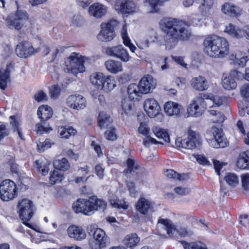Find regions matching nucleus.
Masks as SVG:
<instances>
[{"instance_id": "1", "label": "nucleus", "mask_w": 249, "mask_h": 249, "mask_svg": "<svg viewBox=\"0 0 249 249\" xmlns=\"http://www.w3.org/2000/svg\"><path fill=\"white\" fill-rule=\"evenodd\" d=\"M160 26L165 34L164 40L167 50L174 48L179 40H187L192 35L189 26L177 18H163L160 22Z\"/></svg>"}, {"instance_id": "2", "label": "nucleus", "mask_w": 249, "mask_h": 249, "mask_svg": "<svg viewBox=\"0 0 249 249\" xmlns=\"http://www.w3.org/2000/svg\"><path fill=\"white\" fill-rule=\"evenodd\" d=\"M204 51L210 57L223 58L229 53V45L224 37L216 35L208 36L203 41Z\"/></svg>"}, {"instance_id": "3", "label": "nucleus", "mask_w": 249, "mask_h": 249, "mask_svg": "<svg viewBox=\"0 0 249 249\" xmlns=\"http://www.w3.org/2000/svg\"><path fill=\"white\" fill-rule=\"evenodd\" d=\"M223 102V100L221 97L212 94L204 95L203 98L201 96H197L187 108V112L189 115L197 117L203 114L207 105H210L211 102L213 103V105L209 107L214 108L222 105Z\"/></svg>"}, {"instance_id": "4", "label": "nucleus", "mask_w": 249, "mask_h": 249, "mask_svg": "<svg viewBox=\"0 0 249 249\" xmlns=\"http://www.w3.org/2000/svg\"><path fill=\"white\" fill-rule=\"evenodd\" d=\"M63 69L65 72L76 75L78 72L85 71L83 58L79 54L73 53L65 61Z\"/></svg>"}, {"instance_id": "5", "label": "nucleus", "mask_w": 249, "mask_h": 249, "mask_svg": "<svg viewBox=\"0 0 249 249\" xmlns=\"http://www.w3.org/2000/svg\"><path fill=\"white\" fill-rule=\"evenodd\" d=\"M206 139L210 146L215 148H224L228 143L222 129L216 127H212L207 131Z\"/></svg>"}, {"instance_id": "6", "label": "nucleus", "mask_w": 249, "mask_h": 249, "mask_svg": "<svg viewBox=\"0 0 249 249\" xmlns=\"http://www.w3.org/2000/svg\"><path fill=\"white\" fill-rule=\"evenodd\" d=\"M158 225V227L161 226V228L164 229L170 237L175 238L177 233L181 237L190 236L193 234V231L187 227L180 226L178 229L176 228L172 222L167 219H160Z\"/></svg>"}, {"instance_id": "7", "label": "nucleus", "mask_w": 249, "mask_h": 249, "mask_svg": "<svg viewBox=\"0 0 249 249\" xmlns=\"http://www.w3.org/2000/svg\"><path fill=\"white\" fill-rule=\"evenodd\" d=\"M34 207L32 201L28 199H22L18 205L19 217L23 224L29 227H30V224L26 222L29 221L34 214Z\"/></svg>"}, {"instance_id": "8", "label": "nucleus", "mask_w": 249, "mask_h": 249, "mask_svg": "<svg viewBox=\"0 0 249 249\" xmlns=\"http://www.w3.org/2000/svg\"><path fill=\"white\" fill-rule=\"evenodd\" d=\"M188 137L186 139L176 140V144L177 146L185 149H193L199 144L200 141V137L198 133L193 131L189 128L188 131Z\"/></svg>"}, {"instance_id": "9", "label": "nucleus", "mask_w": 249, "mask_h": 249, "mask_svg": "<svg viewBox=\"0 0 249 249\" xmlns=\"http://www.w3.org/2000/svg\"><path fill=\"white\" fill-rule=\"evenodd\" d=\"M17 187L14 182L5 179L0 185V198L3 201L12 200L17 195Z\"/></svg>"}, {"instance_id": "10", "label": "nucleus", "mask_w": 249, "mask_h": 249, "mask_svg": "<svg viewBox=\"0 0 249 249\" xmlns=\"http://www.w3.org/2000/svg\"><path fill=\"white\" fill-rule=\"evenodd\" d=\"M116 20H110L107 23L101 25V30L97 36L98 40L104 42L110 41L115 36L114 28L117 25Z\"/></svg>"}, {"instance_id": "11", "label": "nucleus", "mask_w": 249, "mask_h": 249, "mask_svg": "<svg viewBox=\"0 0 249 249\" xmlns=\"http://www.w3.org/2000/svg\"><path fill=\"white\" fill-rule=\"evenodd\" d=\"M136 209L144 215L145 221H150L154 210V203L144 197H141L136 204Z\"/></svg>"}, {"instance_id": "12", "label": "nucleus", "mask_w": 249, "mask_h": 249, "mask_svg": "<svg viewBox=\"0 0 249 249\" xmlns=\"http://www.w3.org/2000/svg\"><path fill=\"white\" fill-rule=\"evenodd\" d=\"M28 19V14L25 11L18 9L14 17L12 18H9L7 23L10 28L13 27L16 30H19Z\"/></svg>"}, {"instance_id": "13", "label": "nucleus", "mask_w": 249, "mask_h": 249, "mask_svg": "<svg viewBox=\"0 0 249 249\" xmlns=\"http://www.w3.org/2000/svg\"><path fill=\"white\" fill-rule=\"evenodd\" d=\"M106 52L107 55L116 57L124 62L129 60V54L122 45L108 47L106 49Z\"/></svg>"}, {"instance_id": "14", "label": "nucleus", "mask_w": 249, "mask_h": 249, "mask_svg": "<svg viewBox=\"0 0 249 249\" xmlns=\"http://www.w3.org/2000/svg\"><path fill=\"white\" fill-rule=\"evenodd\" d=\"M66 103L68 106L72 109L79 110L87 106L86 99L80 94H72L68 96Z\"/></svg>"}, {"instance_id": "15", "label": "nucleus", "mask_w": 249, "mask_h": 249, "mask_svg": "<svg viewBox=\"0 0 249 249\" xmlns=\"http://www.w3.org/2000/svg\"><path fill=\"white\" fill-rule=\"evenodd\" d=\"M115 9L123 14H131L135 12L136 4L132 0H116Z\"/></svg>"}, {"instance_id": "16", "label": "nucleus", "mask_w": 249, "mask_h": 249, "mask_svg": "<svg viewBox=\"0 0 249 249\" xmlns=\"http://www.w3.org/2000/svg\"><path fill=\"white\" fill-rule=\"evenodd\" d=\"M225 31L234 38L239 39L245 37L249 40V25L243 29H239L232 24H229L226 27Z\"/></svg>"}, {"instance_id": "17", "label": "nucleus", "mask_w": 249, "mask_h": 249, "mask_svg": "<svg viewBox=\"0 0 249 249\" xmlns=\"http://www.w3.org/2000/svg\"><path fill=\"white\" fill-rule=\"evenodd\" d=\"M15 51L18 56L22 58L28 57L33 54L35 52V49L31 43L28 41L18 43Z\"/></svg>"}, {"instance_id": "18", "label": "nucleus", "mask_w": 249, "mask_h": 249, "mask_svg": "<svg viewBox=\"0 0 249 249\" xmlns=\"http://www.w3.org/2000/svg\"><path fill=\"white\" fill-rule=\"evenodd\" d=\"M89 199L79 198L73 203L72 209L76 213H83L85 215H90Z\"/></svg>"}, {"instance_id": "19", "label": "nucleus", "mask_w": 249, "mask_h": 249, "mask_svg": "<svg viewBox=\"0 0 249 249\" xmlns=\"http://www.w3.org/2000/svg\"><path fill=\"white\" fill-rule=\"evenodd\" d=\"M144 110L148 116L151 118L155 117L159 113L160 107L154 99H147L144 103Z\"/></svg>"}, {"instance_id": "20", "label": "nucleus", "mask_w": 249, "mask_h": 249, "mask_svg": "<svg viewBox=\"0 0 249 249\" xmlns=\"http://www.w3.org/2000/svg\"><path fill=\"white\" fill-rule=\"evenodd\" d=\"M90 205V215L92 214L96 211L103 212L107 206V202L100 198H97L96 196H92L89 198Z\"/></svg>"}, {"instance_id": "21", "label": "nucleus", "mask_w": 249, "mask_h": 249, "mask_svg": "<svg viewBox=\"0 0 249 249\" xmlns=\"http://www.w3.org/2000/svg\"><path fill=\"white\" fill-rule=\"evenodd\" d=\"M139 88L142 91L143 94H147L153 90L156 85V83L151 75H147L143 77L138 84Z\"/></svg>"}, {"instance_id": "22", "label": "nucleus", "mask_w": 249, "mask_h": 249, "mask_svg": "<svg viewBox=\"0 0 249 249\" xmlns=\"http://www.w3.org/2000/svg\"><path fill=\"white\" fill-rule=\"evenodd\" d=\"M190 82L193 89L198 91L206 90L209 87L208 81L202 76L193 78Z\"/></svg>"}, {"instance_id": "23", "label": "nucleus", "mask_w": 249, "mask_h": 249, "mask_svg": "<svg viewBox=\"0 0 249 249\" xmlns=\"http://www.w3.org/2000/svg\"><path fill=\"white\" fill-rule=\"evenodd\" d=\"M67 231L69 237L75 240L81 241L86 237L85 231L80 227L71 225L68 228Z\"/></svg>"}, {"instance_id": "24", "label": "nucleus", "mask_w": 249, "mask_h": 249, "mask_svg": "<svg viewBox=\"0 0 249 249\" xmlns=\"http://www.w3.org/2000/svg\"><path fill=\"white\" fill-rule=\"evenodd\" d=\"M93 238L102 247H107L110 243L109 238L105 231L100 228L96 229L92 233Z\"/></svg>"}, {"instance_id": "25", "label": "nucleus", "mask_w": 249, "mask_h": 249, "mask_svg": "<svg viewBox=\"0 0 249 249\" xmlns=\"http://www.w3.org/2000/svg\"><path fill=\"white\" fill-rule=\"evenodd\" d=\"M89 12L90 15L96 18H100L106 14L107 8L105 5L100 3H94L89 6Z\"/></svg>"}, {"instance_id": "26", "label": "nucleus", "mask_w": 249, "mask_h": 249, "mask_svg": "<svg viewBox=\"0 0 249 249\" xmlns=\"http://www.w3.org/2000/svg\"><path fill=\"white\" fill-rule=\"evenodd\" d=\"M105 66L107 70L112 73H117L123 71V67L121 62L114 60H108L105 63Z\"/></svg>"}, {"instance_id": "27", "label": "nucleus", "mask_w": 249, "mask_h": 249, "mask_svg": "<svg viewBox=\"0 0 249 249\" xmlns=\"http://www.w3.org/2000/svg\"><path fill=\"white\" fill-rule=\"evenodd\" d=\"M237 72L234 71L230 75L224 74L222 79V84L223 88L228 90L234 89L237 87V83L231 76Z\"/></svg>"}, {"instance_id": "28", "label": "nucleus", "mask_w": 249, "mask_h": 249, "mask_svg": "<svg viewBox=\"0 0 249 249\" xmlns=\"http://www.w3.org/2000/svg\"><path fill=\"white\" fill-rule=\"evenodd\" d=\"M127 93L130 99L132 100H137L138 97L144 94L141 89L139 88V85H137L135 83L131 84L128 86L127 88Z\"/></svg>"}, {"instance_id": "29", "label": "nucleus", "mask_w": 249, "mask_h": 249, "mask_svg": "<svg viewBox=\"0 0 249 249\" xmlns=\"http://www.w3.org/2000/svg\"><path fill=\"white\" fill-rule=\"evenodd\" d=\"M37 114L41 122H45L49 119L53 115V110L48 106L39 107Z\"/></svg>"}, {"instance_id": "30", "label": "nucleus", "mask_w": 249, "mask_h": 249, "mask_svg": "<svg viewBox=\"0 0 249 249\" xmlns=\"http://www.w3.org/2000/svg\"><path fill=\"white\" fill-rule=\"evenodd\" d=\"M221 10L224 14L230 16H237L240 14L239 7L229 2L225 3L222 5Z\"/></svg>"}, {"instance_id": "31", "label": "nucleus", "mask_w": 249, "mask_h": 249, "mask_svg": "<svg viewBox=\"0 0 249 249\" xmlns=\"http://www.w3.org/2000/svg\"><path fill=\"white\" fill-rule=\"evenodd\" d=\"M36 163L37 170L41 173L42 175H46L49 170V166L50 164V162L45 158H40L36 160Z\"/></svg>"}, {"instance_id": "32", "label": "nucleus", "mask_w": 249, "mask_h": 249, "mask_svg": "<svg viewBox=\"0 0 249 249\" xmlns=\"http://www.w3.org/2000/svg\"><path fill=\"white\" fill-rule=\"evenodd\" d=\"M165 112L169 116L177 115L180 112L178 104L175 102H168L164 105Z\"/></svg>"}, {"instance_id": "33", "label": "nucleus", "mask_w": 249, "mask_h": 249, "mask_svg": "<svg viewBox=\"0 0 249 249\" xmlns=\"http://www.w3.org/2000/svg\"><path fill=\"white\" fill-rule=\"evenodd\" d=\"M58 133L61 138L68 139L70 136L75 135L77 131L71 126H61L58 129Z\"/></svg>"}, {"instance_id": "34", "label": "nucleus", "mask_w": 249, "mask_h": 249, "mask_svg": "<svg viewBox=\"0 0 249 249\" xmlns=\"http://www.w3.org/2000/svg\"><path fill=\"white\" fill-rule=\"evenodd\" d=\"M10 81L9 69L8 68L6 70L1 69L0 70V88L1 89H5Z\"/></svg>"}, {"instance_id": "35", "label": "nucleus", "mask_w": 249, "mask_h": 249, "mask_svg": "<svg viewBox=\"0 0 249 249\" xmlns=\"http://www.w3.org/2000/svg\"><path fill=\"white\" fill-rule=\"evenodd\" d=\"M121 32L124 44L126 46L129 47L132 52L134 53L135 50L136 49V47L131 42V40L127 35L126 25H123Z\"/></svg>"}, {"instance_id": "36", "label": "nucleus", "mask_w": 249, "mask_h": 249, "mask_svg": "<svg viewBox=\"0 0 249 249\" xmlns=\"http://www.w3.org/2000/svg\"><path fill=\"white\" fill-rule=\"evenodd\" d=\"M53 165L55 169L60 171H66L70 168V163L65 158H63L61 160H54Z\"/></svg>"}, {"instance_id": "37", "label": "nucleus", "mask_w": 249, "mask_h": 249, "mask_svg": "<svg viewBox=\"0 0 249 249\" xmlns=\"http://www.w3.org/2000/svg\"><path fill=\"white\" fill-rule=\"evenodd\" d=\"M112 119L107 114L104 112H101L98 116V125L101 128H104L109 125L111 123Z\"/></svg>"}, {"instance_id": "38", "label": "nucleus", "mask_w": 249, "mask_h": 249, "mask_svg": "<svg viewBox=\"0 0 249 249\" xmlns=\"http://www.w3.org/2000/svg\"><path fill=\"white\" fill-rule=\"evenodd\" d=\"M140 241V238L136 233L127 235L123 240V244L127 247L135 246Z\"/></svg>"}, {"instance_id": "39", "label": "nucleus", "mask_w": 249, "mask_h": 249, "mask_svg": "<svg viewBox=\"0 0 249 249\" xmlns=\"http://www.w3.org/2000/svg\"><path fill=\"white\" fill-rule=\"evenodd\" d=\"M105 77L103 73L95 72L90 76V80L91 83L93 85L96 86L98 89H101Z\"/></svg>"}, {"instance_id": "40", "label": "nucleus", "mask_w": 249, "mask_h": 249, "mask_svg": "<svg viewBox=\"0 0 249 249\" xmlns=\"http://www.w3.org/2000/svg\"><path fill=\"white\" fill-rule=\"evenodd\" d=\"M152 131L158 138L163 139L165 142H170V137L166 130L159 127H155L152 128Z\"/></svg>"}, {"instance_id": "41", "label": "nucleus", "mask_w": 249, "mask_h": 249, "mask_svg": "<svg viewBox=\"0 0 249 249\" xmlns=\"http://www.w3.org/2000/svg\"><path fill=\"white\" fill-rule=\"evenodd\" d=\"M197 3H200L199 9L203 13L206 14L213 4V0H197Z\"/></svg>"}, {"instance_id": "42", "label": "nucleus", "mask_w": 249, "mask_h": 249, "mask_svg": "<svg viewBox=\"0 0 249 249\" xmlns=\"http://www.w3.org/2000/svg\"><path fill=\"white\" fill-rule=\"evenodd\" d=\"M111 76L105 77L100 89H103L106 91H110L116 86L115 80L111 78Z\"/></svg>"}, {"instance_id": "43", "label": "nucleus", "mask_w": 249, "mask_h": 249, "mask_svg": "<svg viewBox=\"0 0 249 249\" xmlns=\"http://www.w3.org/2000/svg\"><path fill=\"white\" fill-rule=\"evenodd\" d=\"M224 179L227 183L231 187L236 186L239 182L238 177L233 173H227L224 177Z\"/></svg>"}, {"instance_id": "44", "label": "nucleus", "mask_w": 249, "mask_h": 249, "mask_svg": "<svg viewBox=\"0 0 249 249\" xmlns=\"http://www.w3.org/2000/svg\"><path fill=\"white\" fill-rule=\"evenodd\" d=\"M63 179V175L59 170H54L50 177V181L51 184H54L61 181Z\"/></svg>"}, {"instance_id": "45", "label": "nucleus", "mask_w": 249, "mask_h": 249, "mask_svg": "<svg viewBox=\"0 0 249 249\" xmlns=\"http://www.w3.org/2000/svg\"><path fill=\"white\" fill-rule=\"evenodd\" d=\"M109 202L111 205L116 208H122L123 209H126L128 208V205L126 204L124 199L119 200L118 199H109Z\"/></svg>"}, {"instance_id": "46", "label": "nucleus", "mask_w": 249, "mask_h": 249, "mask_svg": "<svg viewBox=\"0 0 249 249\" xmlns=\"http://www.w3.org/2000/svg\"><path fill=\"white\" fill-rule=\"evenodd\" d=\"M182 244L184 249H207L204 246H202L201 242L188 243L186 241H182Z\"/></svg>"}, {"instance_id": "47", "label": "nucleus", "mask_w": 249, "mask_h": 249, "mask_svg": "<svg viewBox=\"0 0 249 249\" xmlns=\"http://www.w3.org/2000/svg\"><path fill=\"white\" fill-rule=\"evenodd\" d=\"M127 169L124 171V173L126 174H132L134 175L136 172V171L138 169V166L137 165H135L134 161L131 159H128L126 161Z\"/></svg>"}, {"instance_id": "48", "label": "nucleus", "mask_w": 249, "mask_h": 249, "mask_svg": "<svg viewBox=\"0 0 249 249\" xmlns=\"http://www.w3.org/2000/svg\"><path fill=\"white\" fill-rule=\"evenodd\" d=\"M10 118L13 119L10 124L12 125V126L14 128V131L17 132L19 137L21 140H24L23 135L22 133V130L19 126V123L16 120L14 116H11Z\"/></svg>"}, {"instance_id": "49", "label": "nucleus", "mask_w": 249, "mask_h": 249, "mask_svg": "<svg viewBox=\"0 0 249 249\" xmlns=\"http://www.w3.org/2000/svg\"><path fill=\"white\" fill-rule=\"evenodd\" d=\"M133 106L134 103L130 99H124L122 102V109L126 114H128L131 110Z\"/></svg>"}, {"instance_id": "50", "label": "nucleus", "mask_w": 249, "mask_h": 249, "mask_svg": "<svg viewBox=\"0 0 249 249\" xmlns=\"http://www.w3.org/2000/svg\"><path fill=\"white\" fill-rule=\"evenodd\" d=\"M208 111L212 115L216 117L215 119L213 120L214 122L222 123L224 121L225 116L221 112L214 109H210Z\"/></svg>"}, {"instance_id": "51", "label": "nucleus", "mask_w": 249, "mask_h": 249, "mask_svg": "<svg viewBox=\"0 0 249 249\" xmlns=\"http://www.w3.org/2000/svg\"><path fill=\"white\" fill-rule=\"evenodd\" d=\"M236 166L241 169H248V164L244 156L243 155V153L238 157L236 162Z\"/></svg>"}, {"instance_id": "52", "label": "nucleus", "mask_w": 249, "mask_h": 249, "mask_svg": "<svg viewBox=\"0 0 249 249\" xmlns=\"http://www.w3.org/2000/svg\"><path fill=\"white\" fill-rule=\"evenodd\" d=\"M105 135L108 140L115 141L117 139V135L115 129L114 127H110L109 129L106 130L105 132Z\"/></svg>"}, {"instance_id": "53", "label": "nucleus", "mask_w": 249, "mask_h": 249, "mask_svg": "<svg viewBox=\"0 0 249 249\" xmlns=\"http://www.w3.org/2000/svg\"><path fill=\"white\" fill-rule=\"evenodd\" d=\"M61 89L58 85H53L50 88V94L52 98H57L60 95Z\"/></svg>"}, {"instance_id": "54", "label": "nucleus", "mask_w": 249, "mask_h": 249, "mask_svg": "<svg viewBox=\"0 0 249 249\" xmlns=\"http://www.w3.org/2000/svg\"><path fill=\"white\" fill-rule=\"evenodd\" d=\"M166 176L171 178H175L179 180H181L184 179L182 178V176L178 174L177 172L172 169H168L166 171Z\"/></svg>"}, {"instance_id": "55", "label": "nucleus", "mask_w": 249, "mask_h": 249, "mask_svg": "<svg viewBox=\"0 0 249 249\" xmlns=\"http://www.w3.org/2000/svg\"><path fill=\"white\" fill-rule=\"evenodd\" d=\"M158 143H162L159 142L156 139L148 135V134L146 135L145 137L143 139V144L145 146H149L151 144Z\"/></svg>"}, {"instance_id": "56", "label": "nucleus", "mask_w": 249, "mask_h": 249, "mask_svg": "<svg viewBox=\"0 0 249 249\" xmlns=\"http://www.w3.org/2000/svg\"><path fill=\"white\" fill-rule=\"evenodd\" d=\"M167 0H145L146 1L148 2L151 7L153 8V10L152 12H156L157 11L156 7L161 5Z\"/></svg>"}, {"instance_id": "57", "label": "nucleus", "mask_w": 249, "mask_h": 249, "mask_svg": "<svg viewBox=\"0 0 249 249\" xmlns=\"http://www.w3.org/2000/svg\"><path fill=\"white\" fill-rule=\"evenodd\" d=\"M36 126V132L40 134L44 133H49L52 130V129L50 127L48 126V125H46L45 124H37Z\"/></svg>"}, {"instance_id": "58", "label": "nucleus", "mask_w": 249, "mask_h": 249, "mask_svg": "<svg viewBox=\"0 0 249 249\" xmlns=\"http://www.w3.org/2000/svg\"><path fill=\"white\" fill-rule=\"evenodd\" d=\"M213 164L215 171L218 176L220 175V170L222 168L223 166L227 165V163L223 162H220L219 160H213Z\"/></svg>"}, {"instance_id": "59", "label": "nucleus", "mask_w": 249, "mask_h": 249, "mask_svg": "<svg viewBox=\"0 0 249 249\" xmlns=\"http://www.w3.org/2000/svg\"><path fill=\"white\" fill-rule=\"evenodd\" d=\"M9 134V131L6 125L4 124H0V142Z\"/></svg>"}, {"instance_id": "60", "label": "nucleus", "mask_w": 249, "mask_h": 249, "mask_svg": "<svg viewBox=\"0 0 249 249\" xmlns=\"http://www.w3.org/2000/svg\"><path fill=\"white\" fill-rule=\"evenodd\" d=\"M175 192L178 195L181 196H185L188 194L190 190L187 187H177L174 189Z\"/></svg>"}, {"instance_id": "61", "label": "nucleus", "mask_w": 249, "mask_h": 249, "mask_svg": "<svg viewBox=\"0 0 249 249\" xmlns=\"http://www.w3.org/2000/svg\"><path fill=\"white\" fill-rule=\"evenodd\" d=\"M242 183L244 189L246 191L249 190V174H247L242 175Z\"/></svg>"}, {"instance_id": "62", "label": "nucleus", "mask_w": 249, "mask_h": 249, "mask_svg": "<svg viewBox=\"0 0 249 249\" xmlns=\"http://www.w3.org/2000/svg\"><path fill=\"white\" fill-rule=\"evenodd\" d=\"M126 185L130 195L135 196L137 194V191L134 183L132 181H127Z\"/></svg>"}, {"instance_id": "63", "label": "nucleus", "mask_w": 249, "mask_h": 249, "mask_svg": "<svg viewBox=\"0 0 249 249\" xmlns=\"http://www.w3.org/2000/svg\"><path fill=\"white\" fill-rule=\"evenodd\" d=\"M37 147L40 152L43 151L45 149L50 148L51 147L50 140L46 139L43 142H40L39 143H37Z\"/></svg>"}, {"instance_id": "64", "label": "nucleus", "mask_w": 249, "mask_h": 249, "mask_svg": "<svg viewBox=\"0 0 249 249\" xmlns=\"http://www.w3.org/2000/svg\"><path fill=\"white\" fill-rule=\"evenodd\" d=\"M241 94L244 97L249 96V83L243 84L240 88Z\"/></svg>"}]
</instances>
